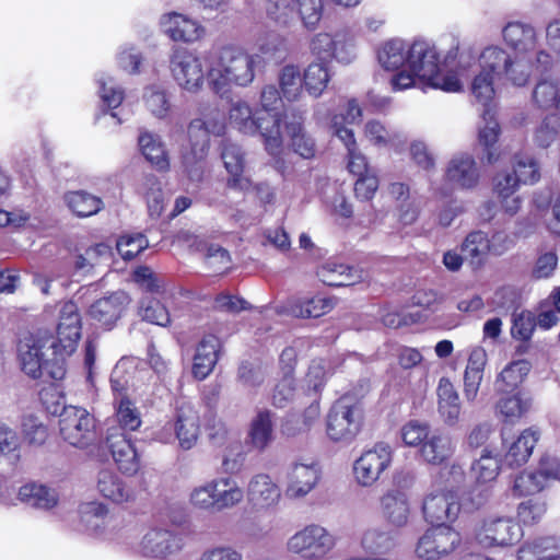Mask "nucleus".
Returning <instances> with one entry per match:
<instances>
[{"mask_svg": "<svg viewBox=\"0 0 560 560\" xmlns=\"http://www.w3.org/2000/svg\"><path fill=\"white\" fill-rule=\"evenodd\" d=\"M81 336V320L78 306L67 302L60 310L57 336L37 334L21 340L19 359L22 371L32 378L42 376L47 371L54 380H61L66 374L65 361L77 349Z\"/></svg>", "mask_w": 560, "mask_h": 560, "instance_id": "nucleus-1", "label": "nucleus"}, {"mask_svg": "<svg viewBox=\"0 0 560 560\" xmlns=\"http://www.w3.org/2000/svg\"><path fill=\"white\" fill-rule=\"evenodd\" d=\"M261 61L259 54H249L240 46H223L217 62L208 71L209 83L220 95L225 94L230 86L247 88L254 82L256 67Z\"/></svg>", "mask_w": 560, "mask_h": 560, "instance_id": "nucleus-2", "label": "nucleus"}, {"mask_svg": "<svg viewBox=\"0 0 560 560\" xmlns=\"http://www.w3.org/2000/svg\"><path fill=\"white\" fill-rule=\"evenodd\" d=\"M408 69L424 85L445 92H458L462 83L453 73H444L433 43L416 39L408 48Z\"/></svg>", "mask_w": 560, "mask_h": 560, "instance_id": "nucleus-3", "label": "nucleus"}, {"mask_svg": "<svg viewBox=\"0 0 560 560\" xmlns=\"http://www.w3.org/2000/svg\"><path fill=\"white\" fill-rule=\"evenodd\" d=\"M229 122L244 135L254 136L259 133L264 140L265 149L270 155L277 156L281 153L283 141L278 115L270 117L254 116L249 103L237 100L230 106Z\"/></svg>", "mask_w": 560, "mask_h": 560, "instance_id": "nucleus-4", "label": "nucleus"}, {"mask_svg": "<svg viewBox=\"0 0 560 560\" xmlns=\"http://www.w3.org/2000/svg\"><path fill=\"white\" fill-rule=\"evenodd\" d=\"M223 122H206L202 119H192L188 125L187 148L182 150L180 164L184 174L192 183H200L203 178L206 158L209 152V135L221 136L224 132Z\"/></svg>", "mask_w": 560, "mask_h": 560, "instance_id": "nucleus-5", "label": "nucleus"}, {"mask_svg": "<svg viewBox=\"0 0 560 560\" xmlns=\"http://www.w3.org/2000/svg\"><path fill=\"white\" fill-rule=\"evenodd\" d=\"M364 411L361 402L351 395H343L329 409L326 432L334 442L351 443L361 432Z\"/></svg>", "mask_w": 560, "mask_h": 560, "instance_id": "nucleus-6", "label": "nucleus"}, {"mask_svg": "<svg viewBox=\"0 0 560 560\" xmlns=\"http://www.w3.org/2000/svg\"><path fill=\"white\" fill-rule=\"evenodd\" d=\"M334 536L320 525H307L293 534L287 549L306 560H320L335 547Z\"/></svg>", "mask_w": 560, "mask_h": 560, "instance_id": "nucleus-7", "label": "nucleus"}, {"mask_svg": "<svg viewBox=\"0 0 560 560\" xmlns=\"http://www.w3.org/2000/svg\"><path fill=\"white\" fill-rule=\"evenodd\" d=\"M393 462V450L385 442L376 443L364 451L353 463V477L361 487H372L382 477Z\"/></svg>", "mask_w": 560, "mask_h": 560, "instance_id": "nucleus-8", "label": "nucleus"}, {"mask_svg": "<svg viewBox=\"0 0 560 560\" xmlns=\"http://www.w3.org/2000/svg\"><path fill=\"white\" fill-rule=\"evenodd\" d=\"M170 70L177 85L189 92H199L205 83V71L200 58L184 47L173 49L170 57Z\"/></svg>", "mask_w": 560, "mask_h": 560, "instance_id": "nucleus-9", "label": "nucleus"}, {"mask_svg": "<svg viewBox=\"0 0 560 560\" xmlns=\"http://www.w3.org/2000/svg\"><path fill=\"white\" fill-rule=\"evenodd\" d=\"M94 418L84 409L67 406L59 420L60 434L65 441L75 447H86L96 438Z\"/></svg>", "mask_w": 560, "mask_h": 560, "instance_id": "nucleus-10", "label": "nucleus"}, {"mask_svg": "<svg viewBox=\"0 0 560 560\" xmlns=\"http://www.w3.org/2000/svg\"><path fill=\"white\" fill-rule=\"evenodd\" d=\"M460 541L458 532L447 525L438 524L419 538L416 555L422 560H440L452 553Z\"/></svg>", "mask_w": 560, "mask_h": 560, "instance_id": "nucleus-11", "label": "nucleus"}, {"mask_svg": "<svg viewBox=\"0 0 560 560\" xmlns=\"http://www.w3.org/2000/svg\"><path fill=\"white\" fill-rule=\"evenodd\" d=\"M521 535V527L508 517L487 518L475 530V539L483 548L512 545Z\"/></svg>", "mask_w": 560, "mask_h": 560, "instance_id": "nucleus-12", "label": "nucleus"}, {"mask_svg": "<svg viewBox=\"0 0 560 560\" xmlns=\"http://www.w3.org/2000/svg\"><path fill=\"white\" fill-rule=\"evenodd\" d=\"M382 518L394 529H401L409 524L411 515L410 494L406 489L392 487L378 499Z\"/></svg>", "mask_w": 560, "mask_h": 560, "instance_id": "nucleus-13", "label": "nucleus"}, {"mask_svg": "<svg viewBox=\"0 0 560 560\" xmlns=\"http://www.w3.org/2000/svg\"><path fill=\"white\" fill-rule=\"evenodd\" d=\"M555 59L550 52L546 49H539L532 56H516L515 58L510 57L506 71L503 73V78L511 82L515 86H524L533 71L545 73L552 69Z\"/></svg>", "mask_w": 560, "mask_h": 560, "instance_id": "nucleus-14", "label": "nucleus"}, {"mask_svg": "<svg viewBox=\"0 0 560 560\" xmlns=\"http://www.w3.org/2000/svg\"><path fill=\"white\" fill-rule=\"evenodd\" d=\"M480 168L475 158L467 152L455 153L445 167L446 184L458 190H474L480 182Z\"/></svg>", "mask_w": 560, "mask_h": 560, "instance_id": "nucleus-15", "label": "nucleus"}, {"mask_svg": "<svg viewBox=\"0 0 560 560\" xmlns=\"http://www.w3.org/2000/svg\"><path fill=\"white\" fill-rule=\"evenodd\" d=\"M183 537L166 528H150L137 546V552L143 557L165 558L183 549Z\"/></svg>", "mask_w": 560, "mask_h": 560, "instance_id": "nucleus-16", "label": "nucleus"}, {"mask_svg": "<svg viewBox=\"0 0 560 560\" xmlns=\"http://www.w3.org/2000/svg\"><path fill=\"white\" fill-rule=\"evenodd\" d=\"M106 442L119 471L128 476L136 475L141 466V455L131 435L125 432L109 431Z\"/></svg>", "mask_w": 560, "mask_h": 560, "instance_id": "nucleus-17", "label": "nucleus"}, {"mask_svg": "<svg viewBox=\"0 0 560 560\" xmlns=\"http://www.w3.org/2000/svg\"><path fill=\"white\" fill-rule=\"evenodd\" d=\"M320 478V470L314 463H293L285 476L284 495L290 500H300L312 492Z\"/></svg>", "mask_w": 560, "mask_h": 560, "instance_id": "nucleus-18", "label": "nucleus"}, {"mask_svg": "<svg viewBox=\"0 0 560 560\" xmlns=\"http://www.w3.org/2000/svg\"><path fill=\"white\" fill-rule=\"evenodd\" d=\"M305 110L292 107L284 114L283 122L293 151L304 159H310L315 154V141L305 130Z\"/></svg>", "mask_w": 560, "mask_h": 560, "instance_id": "nucleus-19", "label": "nucleus"}, {"mask_svg": "<svg viewBox=\"0 0 560 560\" xmlns=\"http://www.w3.org/2000/svg\"><path fill=\"white\" fill-rule=\"evenodd\" d=\"M459 510L458 497L451 490L430 493L424 499L422 506L425 520L432 524H444L446 521H454Z\"/></svg>", "mask_w": 560, "mask_h": 560, "instance_id": "nucleus-20", "label": "nucleus"}, {"mask_svg": "<svg viewBox=\"0 0 560 560\" xmlns=\"http://www.w3.org/2000/svg\"><path fill=\"white\" fill-rule=\"evenodd\" d=\"M246 495L253 508L268 510L278 505L281 490L270 475L258 472L250 477L246 487Z\"/></svg>", "mask_w": 560, "mask_h": 560, "instance_id": "nucleus-21", "label": "nucleus"}, {"mask_svg": "<svg viewBox=\"0 0 560 560\" xmlns=\"http://www.w3.org/2000/svg\"><path fill=\"white\" fill-rule=\"evenodd\" d=\"M174 430L180 448H192L200 434L199 413L192 404L182 400L177 404Z\"/></svg>", "mask_w": 560, "mask_h": 560, "instance_id": "nucleus-22", "label": "nucleus"}, {"mask_svg": "<svg viewBox=\"0 0 560 560\" xmlns=\"http://www.w3.org/2000/svg\"><path fill=\"white\" fill-rule=\"evenodd\" d=\"M16 495L20 502L40 512L52 511L60 501V493L56 487L39 481H30L21 486Z\"/></svg>", "mask_w": 560, "mask_h": 560, "instance_id": "nucleus-23", "label": "nucleus"}, {"mask_svg": "<svg viewBox=\"0 0 560 560\" xmlns=\"http://www.w3.org/2000/svg\"><path fill=\"white\" fill-rule=\"evenodd\" d=\"M502 36L505 44L518 56H532L541 49L538 35L534 26L518 21L509 22L502 28Z\"/></svg>", "mask_w": 560, "mask_h": 560, "instance_id": "nucleus-24", "label": "nucleus"}, {"mask_svg": "<svg viewBox=\"0 0 560 560\" xmlns=\"http://www.w3.org/2000/svg\"><path fill=\"white\" fill-rule=\"evenodd\" d=\"M160 25L163 33L174 42L194 43L205 34L198 21L176 12L164 14Z\"/></svg>", "mask_w": 560, "mask_h": 560, "instance_id": "nucleus-25", "label": "nucleus"}, {"mask_svg": "<svg viewBox=\"0 0 560 560\" xmlns=\"http://www.w3.org/2000/svg\"><path fill=\"white\" fill-rule=\"evenodd\" d=\"M221 159L230 174L228 186L233 189L247 190L250 187V180L244 175L246 161L242 148L230 140H224L221 148Z\"/></svg>", "mask_w": 560, "mask_h": 560, "instance_id": "nucleus-26", "label": "nucleus"}, {"mask_svg": "<svg viewBox=\"0 0 560 560\" xmlns=\"http://www.w3.org/2000/svg\"><path fill=\"white\" fill-rule=\"evenodd\" d=\"M97 490L104 498L117 504L133 502L138 495L133 482L122 480L110 470L100 471Z\"/></svg>", "mask_w": 560, "mask_h": 560, "instance_id": "nucleus-27", "label": "nucleus"}, {"mask_svg": "<svg viewBox=\"0 0 560 560\" xmlns=\"http://www.w3.org/2000/svg\"><path fill=\"white\" fill-rule=\"evenodd\" d=\"M320 281L330 287H348L362 282L363 270L329 259L317 269Z\"/></svg>", "mask_w": 560, "mask_h": 560, "instance_id": "nucleus-28", "label": "nucleus"}, {"mask_svg": "<svg viewBox=\"0 0 560 560\" xmlns=\"http://www.w3.org/2000/svg\"><path fill=\"white\" fill-rule=\"evenodd\" d=\"M438 395V413L450 428L457 425L460 421L462 404L459 395L454 385L446 377L439 381L436 388Z\"/></svg>", "mask_w": 560, "mask_h": 560, "instance_id": "nucleus-29", "label": "nucleus"}, {"mask_svg": "<svg viewBox=\"0 0 560 560\" xmlns=\"http://www.w3.org/2000/svg\"><path fill=\"white\" fill-rule=\"evenodd\" d=\"M221 348L220 339L214 335L205 336L196 348L191 373L196 380L202 381L213 371Z\"/></svg>", "mask_w": 560, "mask_h": 560, "instance_id": "nucleus-30", "label": "nucleus"}, {"mask_svg": "<svg viewBox=\"0 0 560 560\" xmlns=\"http://www.w3.org/2000/svg\"><path fill=\"white\" fill-rule=\"evenodd\" d=\"M129 304V296L124 291H117L95 301L90 307V315L101 325L110 327L120 317Z\"/></svg>", "mask_w": 560, "mask_h": 560, "instance_id": "nucleus-31", "label": "nucleus"}, {"mask_svg": "<svg viewBox=\"0 0 560 560\" xmlns=\"http://www.w3.org/2000/svg\"><path fill=\"white\" fill-rule=\"evenodd\" d=\"M394 528L384 526H371L366 528L361 537L362 549L370 555L385 556L390 553L397 546Z\"/></svg>", "mask_w": 560, "mask_h": 560, "instance_id": "nucleus-32", "label": "nucleus"}, {"mask_svg": "<svg viewBox=\"0 0 560 560\" xmlns=\"http://www.w3.org/2000/svg\"><path fill=\"white\" fill-rule=\"evenodd\" d=\"M420 456L427 464L441 465L450 459L455 452L452 438L444 433L429 434L420 447Z\"/></svg>", "mask_w": 560, "mask_h": 560, "instance_id": "nucleus-33", "label": "nucleus"}, {"mask_svg": "<svg viewBox=\"0 0 560 560\" xmlns=\"http://www.w3.org/2000/svg\"><path fill=\"white\" fill-rule=\"evenodd\" d=\"M518 560H560V538L539 537L526 541L518 549Z\"/></svg>", "mask_w": 560, "mask_h": 560, "instance_id": "nucleus-34", "label": "nucleus"}, {"mask_svg": "<svg viewBox=\"0 0 560 560\" xmlns=\"http://www.w3.org/2000/svg\"><path fill=\"white\" fill-rule=\"evenodd\" d=\"M81 523L85 529L95 536H105L106 528L112 522L108 509L101 502H84L79 509Z\"/></svg>", "mask_w": 560, "mask_h": 560, "instance_id": "nucleus-35", "label": "nucleus"}, {"mask_svg": "<svg viewBox=\"0 0 560 560\" xmlns=\"http://www.w3.org/2000/svg\"><path fill=\"white\" fill-rule=\"evenodd\" d=\"M332 73L326 62L312 61L303 71L305 92L313 98H319L327 90Z\"/></svg>", "mask_w": 560, "mask_h": 560, "instance_id": "nucleus-36", "label": "nucleus"}, {"mask_svg": "<svg viewBox=\"0 0 560 560\" xmlns=\"http://www.w3.org/2000/svg\"><path fill=\"white\" fill-rule=\"evenodd\" d=\"M538 440V431L533 429L524 430L510 445L504 457L505 465L513 468L526 464Z\"/></svg>", "mask_w": 560, "mask_h": 560, "instance_id": "nucleus-37", "label": "nucleus"}, {"mask_svg": "<svg viewBox=\"0 0 560 560\" xmlns=\"http://www.w3.org/2000/svg\"><path fill=\"white\" fill-rule=\"evenodd\" d=\"M340 40L335 39L329 33L319 32L311 37L310 51L317 58L316 61H323L334 58L338 62L347 63L350 54H343L339 48Z\"/></svg>", "mask_w": 560, "mask_h": 560, "instance_id": "nucleus-38", "label": "nucleus"}, {"mask_svg": "<svg viewBox=\"0 0 560 560\" xmlns=\"http://www.w3.org/2000/svg\"><path fill=\"white\" fill-rule=\"evenodd\" d=\"M488 234L483 231L470 232L460 245V250L472 269L481 268L490 254Z\"/></svg>", "mask_w": 560, "mask_h": 560, "instance_id": "nucleus-39", "label": "nucleus"}, {"mask_svg": "<svg viewBox=\"0 0 560 560\" xmlns=\"http://www.w3.org/2000/svg\"><path fill=\"white\" fill-rule=\"evenodd\" d=\"M279 90L288 102L301 100L304 90L303 72L298 65L288 63L278 72Z\"/></svg>", "mask_w": 560, "mask_h": 560, "instance_id": "nucleus-40", "label": "nucleus"}, {"mask_svg": "<svg viewBox=\"0 0 560 560\" xmlns=\"http://www.w3.org/2000/svg\"><path fill=\"white\" fill-rule=\"evenodd\" d=\"M138 143L141 153L158 171H167L170 160L164 143L158 135L152 132H142L139 136Z\"/></svg>", "mask_w": 560, "mask_h": 560, "instance_id": "nucleus-41", "label": "nucleus"}, {"mask_svg": "<svg viewBox=\"0 0 560 560\" xmlns=\"http://www.w3.org/2000/svg\"><path fill=\"white\" fill-rule=\"evenodd\" d=\"M250 445L258 451H264L273 440L272 413L269 410L259 411L252 420L248 433Z\"/></svg>", "mask_w": 560, "mask_h": 560, "instance_id": "nucleus-42", "label": "nucleus"}, {"mask_svg": "<svg viewBox=\"0 0 560 560\" xmlns=\"http://www.w3.org/2000/svg\"><path fill=\"white\" fill-rule=\"evenodd\" d=\"M142 101L147 110L158 119H165L172 110L171 95L162 85L151 84L143 90Z\"/></svg>", "mask_w": 560, "mask_h": 560, "instance_id": "nucleus-43", "label": "nucleus"}, {"mask_svg": "<svg viewBox=\"0 0 560 560\" xmlns=\"http://www.w3.org/2000/svg\"><path fill=\"white\" fill-rule=\"evenodd\" d=\"M408 45L405 40L393 38L383 44L377 54L380 65L386 70H397L408 66Z\"/></svg>", "mask_w": 560, "mask_h": 560, "instance_id": "nucleus-44", "label": "nucleus"}, {"mask_svg": "<svg viewBox=\"0 0 560 560\" xmlns=\"http://www.w3.org/2000/svg\"><path fill=\"white\" fill-rule=\"evenodd\" d=\"M511 55L502 47L492 45L482 49L479 55V70L501 80L509 65Z\"/></svg>", "mask_w": 560, "mask_h": 560, "instance_id": "nucleus-45", "label": "nucleus"}, {"mask_svg": "<svg viewBox=\"0 0 560 560\" xmlns=\"http://www.w3.org/2000/svg\"><path fill=\"white\" fill-rule=\"evenodd\" d=\"M334 307V301L329 298L313 296L310 299H294L289 302V312L295 317H319Z\"/></svg>", "mask_w": 560, "mask_h": 560, "instance_id": "nucleus-46", "label": "nucleus"}, {"mask_svg": "<svg viewBox=\"0 0 560 560\" xmlns=\"http://www.w3.org/2000/svg\"><path fill=\"white\" fill-rule=\"evenodd\" d=\"M69 209L81 218L98 213L104 208L103 200L85 190L69 191L63 197Z\"/></svg>", "mask_w": 560, "mask_h": 560, "instance_id": "nucleus-47", "label": "nucleus"}, {"mask_svg": "<svg viewBox=\"0 0 560 560\" xmlns=\"http://www.w3.org/2000/svg\"><path fill=\"white\" fill-rule=\"evenodd\" d=\"M498 78L479 70L471 82V95L482 106L481 117L486 119L492 110L491 103L494 97V82Z\"/></svg>", "mask_w": 560, "mask_h": 560, "instance_id": "nucleus-48", "label": "nucleus"}, {"mask_svg": "<svg viewBox=\"0 0 560 560\" xmlns=\"http://www.w3.org/2000/svg\"><path fill=\"white\" fill-rule=\"evenodd\" d=\"M530 364L526 360H517L506 365L498 375L494 386L500 393L513 392L529 373Z\"/></svg>", "mask_w": 560, "mask_h": 560, "instance_id": "nucleus-49", "label": "nucleus"}, {"mask_svg": "<svg viewBox=\"0 0 560 560\" xmlns=\"http://www.w3.org/2000/svg\"><path fill=\"white\" fill-rule=\"evenodd\" d=\"M534 104L545 110H560V82L551 79H542L533 90Z\"/></svg>", "mask_w": 560, "mask_h": 560, "instance_id": "nucleus-50", "label": "nucleus"}, {"mask_svg": "<svg viewBox=\"0 0 560 560\" xmlns=\"http://www.w3.org/2000/svg\"><path fill=\"white\" fill-rule=\"evenodd\" d=\"M482 119L485 121V126L479 130V142L485 148L483 160L489 164H493L499 160L495 143L498 141L500 127L493 117L492 110L486 116V119L483 117Z\"/></svg>", "mask_w": 560, "mask_h": 560, "instance_id": "nucleus-51", "label": "nucleus"}, {"mask_svg": "<svg viewBox=\"0 0 560 560\" xmlns=\"http://www.w3.org/2000/svg\"><path fill=\"white\" fill-rule=\"evenodd\" d=\"M295 19L299 18L302 26L307 31H315L324 14L323 0H294Z\"/></svg>", "mask_w": 560, "mask_h": 560, "instance_id": "nucleus-52", "label": "nucleus"}, {"mask_svg": "<svg viewBox=\"0 0 560 560\" xmlns=\"http://www.w3.org/2000/svg\"><path fill=\"white\" fill-rule=\"evenodd\" d=\"M143 187L145 189L149 215L152 219H158L165 208V196L162 189V183L155 175L148 174L143 178Z\"/></svg>", "mask_w": 560, "mask_h": 560, "instance_id": "nucleus-53", "label": "nucleus"}, {"mask_svg": "<svg viewBox=\"0 0 560 560\" xmlns=\"http://www.w3.org/2000/svg\"><path fill=\"white\" fill-rule=\"evenodd\" d=\"M21 458V442L18 433L0 423V465L4 462L15 465Z\"/></svg>", "mask_w": 560, "mask_h": 560, "instance_id": "nucleus-54", "label": "nucleus"}, {"mask_svg": "<svg viewBox=\"0 0 560 560\" xmlns=\"http://www.w3.org/2000/svg\"><path fill=\"white\" fill-rule=\"evenodd\" d=\"M98 84V96L103 106L108 109H115L122 103L125 98L124 89L112 78L105 73L96 78Z\"/></svg>", "mask_w": 560, "mask_h": 560, "instance_id": "nucleus-55", "label": "nucleus"}, {"mask_svg": "<svg viewBox=\"0 0 560 560\" xmlns=\"http://www.w3.org/2000/svg\"><path fill=\"white\" fill-rule=\"evenodd\" d=\"M118 428L110 431L129 433L138 430L142 423L140 412L137 407L128 398L122 397L116 409Z\"/></svg>", "mask_w": 560, "mask_h": 560, "instance_id": "nucleus-56", "label": "nucleus"}, {"mask_svg": "<svg viewBox=\"0 0 560 560\" xmlns=\"http://www.w3.org/2000/svg\"><path fill=\"white\" fill-rule=\"evenodd\" d=\"M218 479V502L219 512L233 509L244 499V491L236 480L230 477H219Z\"/></svg>", "mask_w": 560, "mask_h": 560, "instance_id": "nucleus-57", "label": "nucleus"}, {"mask_svg": "<svg viewBox=\"0 0 560 560\" xmlns=\"http://www.w3.org/2000/svg\"><path fill=\"white\" fill-rule=\"evenodd\" d=\"M500 468L498 456L483 451L481 456L472 464L471 471L478 483H487L495 480Z\"/></svg>", "mask_w": 560, "mask_h": 560, "instance_id": "nucleus-58", "label": "nucleus"}, {"mask_svg": "<svg viewBox=\"0 0 560 560\" xmlns=\"http://www.w3.org/2000/svg\"><path fill=\"white\" fill-rule=\"evenodd\" d=\"M547 485L537 470L523 471L515 477L512 492L516 497L534 495L542 491Z\"/></svg>", "mask_w": 560, "mask_h": 560, "instance_id": "nucleus-59", "label": "nucleus"}, {"mask_svg": "<svg viewBox=\"0 0 560 560\" xmlns=\"http://www.w3.org/2000/svg\"><path fill=\"white\" fill-rule=\"evenodd\" d=\"M513 174L521 184H535L540 178L538 162L528 154L517 153L513 156Z\"/></svg>", "mask_w": 560, "mask_h": 560, "instance_id": "nucleus-60", "label": "nucleus"}, {"mask_svg": "<svg viewBox=\"0 0 560 560\" xmlns=\"http://www.w3.org/2000/svg\"><path fill=\"white\" fill-rule=\"evenodd\" d=\"M530 408V399L524 398L521 394L505 396L498 400L495 410L505 420L521 418Z\"/></svg>", "mask_w": 560, "mask_h": 560, "instance_id": "nucleus-61", "label": "nucleus"}, {"mask_svg": "<svg viewBox=\"0 0 560 560\" xmlns=\"http://www.w3.org/2000/svg\"><path fill=\"white\" fill-rule=\"evenodd\" d=\"M266 14L280 26H290L295 22L294 0H267Z\"/></svg>", "mask_w": 560, "mask_h": 560, "instance_id": "nucleus-62", "label": "nucleus"}, {"mask_svg": "<svg viewBox=\"0 0 560 560\" xmlns=\"http://www.w3.org/2000/svg\"><path fill=\"white\" fill-rule=\"evenodd\" d=\"M268 374L267 366L258 361H243L237 371V378L243 386L255 388L260 386Z\"/></svg>", "mask_w": 560, "mask_h": 560, "instance_id": "nucleus-63", "label": "nucleus"}, {"mask_svg": "<svg viewBox=\"0 0 560 560\" xmlns=\"http://www.w3.org/2000/svg\"><path fill=\"white\" fill-rule=\"evenodd\" d=\"M546 512V500L542 497H536L518 504L517 517L524 525H534L541 521Z\"/></svg>", "mask_w": 560, "mask_h": 560, "instance_id": "nucleus-64", "label": "nucleus"}]
</instances>
